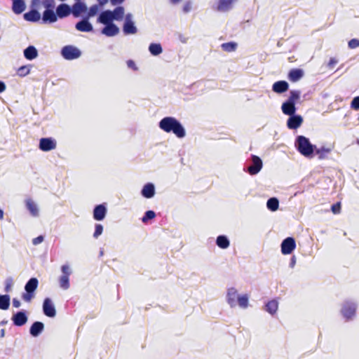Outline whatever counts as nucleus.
Returning a JSON list of instances; mask_svg holds the SVG:
<instances>
[{
  "instance_id": "b1692460",
  "label": "nucleus",
  "mask_w": 359,
  "mask_h": 359,
  "mask_svg": "<svg viewBox=\"0 0 359 359\" xmlns=\"http://www.w3.org/2000/svg\"><path fill=\"white\" fill-rule=\"evenodd\" d=\"M44 330V324L40 321L34 322L29 328V334L33 337L39 336Z\"/></svg>"
},
{
  "instance_id": "423d86ee",
  "label": "nucleus",
  "mask_w": 359,
  "mask_h": 359,
  "mask_svg": "<svg viewBox=\"0 0 359 359\" xmlns=\"http://www.w3.org/2000/svg\"><path fill=\"white\" fill-rule=\"evenodd\" d=\"M357 304L353 300H346L342 304L341 313L346 320L352 319L356 312Z\"/></svg>"
},
{
  "instance_id": "7ed1b4c3",
  "label": "nucleus",
  "mask_w": 359,
  "mask_h": 359,
  "mask_svg": "<svg viewBox=\"0 0 359 359\" xmlns=\"http://www.w3.org/2000/svg\"><path fill=\"white\" fill-rule=\"evenodd\" d=\"M296 149L304 157L312 158L314 156V151L316 146L313 144L309 139L304 135L297 136L294 142Z\"/></svg>"
},
{
  "instance_id": "774afa93",
  "label": "nucleus",
  "mask_w": 359,
  "mask_h": 359,
  "mask_svg": "<svg viewBox=\"0 0 359 359\" xmlns=\"http://www.w3.org/2000/svg\"><path fill=\"white\" fill-rule=\"evenodd\" d=\"M181 0H170V2L172 4H178Z\"/></svg>"
},
{
  "instance_id": "13d9d810",
  "label": "nucleus",
  "mask_w": 359,
  "mask_h": 359,
  "mask_svg": "<svg viewBox=\"0 0 359 359\" xmlns=\"http://www.w3.org/2000/svg\"><path fill=\"white\" fill-rule=\"evenodd\" d=\"M295 264H296V257L294 255H293L290 259L289 266L290 268H294Z\"/></svg>"
},
{
  "instance_id": "f03ea898",
  "label": "nucleus",
  "mask_w": 359,
  "mask_h": 359,
  "mask_svg": "<svg viewBox=\"0 0 359 359\" xmlns=\"http://www.w3.org/2000/svg\"><path fill=\"white\" fill-rule=\"evenodd\" d=\"M226 300L231 308H234L238 305L240 308L245 309L249 306L248 294H239L237 290L233 287L227 290Z\"/></svg>"
},
{
  "instance_id": "49530a36",
  "label": "nucleus",
  "mask_w": 359,
  "mask_h": 359,
  "mask_svg": "<svg viewBox=\"0 0 359 359\" xmlns=\"http://www.w3.org/2000/svg\"><path fill=\"white\" fill-rule=\"evenodd\" d=\"M348 46L350 49H354L359 47V39H352L348 42Z\"/></svg>"
},
{
  "instance_id": "f8f14e48",
  "label": "nucleus",
  "mask_w": 359,
  "mask_h": 359,
  "mask_svg": "<svg viewBox=\"0 0 359 359\" xmlns=\"http://www.w3.org/2000/svg\"><path fill=\"white\" fill-rule=\"evenodd\" d=\"M11 320L14 325L21 327L25 325L28 320L27 312L25 310H20L13 313Z\"/></svg>"
},
{
  "instance_id": "2f4dec72",
  "label": "nucleus",
  "mask_w": 359,
  "mask_h": 359,
  "mask_svg": "<svg viewBox=\"0 0 359 359\" xmlns=\"http://www.w3.org/2000/svg\"><path fill=\"white\" fill-rule=\"evenodd\" d=\"M332 151V148L326 147L325 146H322L320 148L316 149L314 151V154L318 155V158L319 160L326 159L328 157V154Z\"/></svg>"
},
{
  "instance_id": "a211bd4d",
  "label": "nucleus",
  "mask_w": 359,
  "mask_h": 359,
  "mask_svg": "<svg viewBox=\"0 0 359 359\" xmlns=\"http://www.w3.org/2000/svg\"><path fill=\"white\" fill-rule=\"evenodd\" d=\"M90 19L86 18L85 16H82L81 20L77 22L75 25V28L76 30L82 32H90L93 31V25L89 21Z\"/></svg>"
},
{
  "instance_id": "e433bc0d",
  "label": "nucleus",
  "mask_w": 359,
  "mask_h": 359,
  "mask_svg": "<svg viewBox=\"0 0 359 359\" xmlns=\"http://www.w3.org/2000/svg\"><path fill=\"white\" fill-rule=\"evenodd\" d=\"M266 207L269 210L272 212L276 211L279 208L278 199L276 197H271L269 198L266 202Z\"/></svg>"
},
{
  "instance_id": "20e7f679",
  "label": "nucleus",
  "mask_w": 359,
  "mask_h": 359,
  "mask_svg": "<svg viewBox=\"0 0 359 359\" xmlns=\"http://www.w3.org/2000/svg\"><path fill=\"white\" fill-rule=\"evenodd\" d=\"M300 94L299 90H290L289 97L281 106V109L284 114L291 116L296 114V102L300 98Z\"/></svg>"
},
{
  "instance_id": "2eb2a0df",
  "label": "nucleus",
  "mask_w": 359,
  "mask_h": 359,
  "mask_svg": "<svg viewBox=\"0 0 359 359\" xmlns=\"http://www.w3.org/2000/svg\"><path fill=\"white\" fill-rule=\"evenodd\" d=\"M238 0H218L214 9L220 13H226L232 9Z\"/></svg>"
},
{
  "instance_id": "412c9836",
  "label": "nucleus",
  "mask_w": 359,
  "mask_h": 359,
  "mask_svg": "<svg viewBox=\"0 0 359 359\" xmlns=\"http://www.w3.org/2000/svg\"><path fill=\"white\" fill-rule=\"evenodd\" d=\"M57 18L62 19L72 14L71 6L65 3L59 4L55 9Z\"/></svg>"
},
{
  "instance_id": "de8ad7c7",
  "label": "nucleus",
  "mask_w": 359,
  "mask_h": 359,
  "mask_svg": "<svg viewBox=\"0 0 359 359\" xmlns=\"http://www.w3.org/2000/svg\"><path fill=\"white\" fill-rule=\"evenodd\" d=\"M61 271L62 272V276H69L72 273V270L68 264H64L61 266Z\"/></svg>"
},
{
  "instance_id": "aec40b11",
  "label": "nucleus",
  "mask_w": 359,
  "mask_h": 359,
  "mask_svg": "<svg viewBox=\"0 0 359 359\" xmlns=\"http://www.w3.org/2000/svg\"><path fill=\"white\" fill-rule=\"evenodd\" d=\"M56 11L54 10H44L41 16L42 24H52L57 20Z\"/></svg>"
},
{
  "instance_id": "a18cd8bd",
  "label": "nucleus",
  "mask_w": 359,
  "mask_h": 359,
  "mask_svg": "<svg viewBox=\"0 0 359 359\" xmlns=\"http://www.w3.org/2000/svg\"><path fill=\"white\" fill-rule=\"evenodd\" d=\"M103 232V226L101 224H95L93 237L97 238Z\"/></svg>"
},
{
  "instance_id": "a19ab883",
  "label": "nucleus",
  "mask_w": 359,
  "mask_h": 359,
  "mask_svg": "<svg viewBox=\"0 0 359 359\" xmlns=\"http://www.w3.org/2000/svg\"><path fill=\"white\" fill-rule=\"evenodd\" d=\"M30 72V67L29 65H23L18 69L17 74L20 77L28 75Z\"/></svg>"
},
{
  "instance_id": "58836bf2",
  "label": "nucleus",
  "mask_w": 359,
  "mask_h": 359,
  "mask_svg": "<svg viewBox=\"0 0 359 359\" xmlns=\"http://www.w3.org/2000/svg\"><path fill=\"white\" fill-rule=\"evenodd\" d=\"M100 8L97 4H94L91 6L86 13V15H84L86 18H88V19L95 16L98 12H99Z\"/></svg>"
},
{
  "instance_id": "72a5a7b5",
  "label": "nucleus",
  "mask_w": 359,
  "mask_h": 359,
  "mask_svg": "<svg viewBox=\"0 0 359 359\" xmlns=\"http://www.w3.org/2000/svg\"><path fill=\"white\" fill-rule=\"evenodd\" d=\"M278 308V301L276 299H272V300L269 301L267 303H266L264 309L266 311H267L269 313H270L271 315L273 316L275 313H276Z\"/></svg>"
},
{
  "instance_id": "a878e982",
  "label": "nucleus",
  "mask_w": 359,
  "mask_h": 359,
  "mask_svg": "<svg viewBox=\"0 0 359 359\" xmlns=\"http://www.w3.org/2000/svg\"><path fill=\"white\" fill-rule=\"evenodd\" d=\"M25 205L32 216L36 217L39 215L38 205L32 198L25 200Z\"/></svg>"
},
{
  "instance_id": "4c0bfd02",
  "label": "nucleus",
  "mask_w": 359,
  "mask_h": 359,
  "mask_svg": "<svg viewBox=\"0 0 359 359\" xmlns=\"http://www.w3.org/2000/svg\"><path fill=\"white\" fill-rule=\"evenodd\" d=\"M238 46L237 43L233 41L224 43L221 45V48L224 51L230 53L236 50Z\"/></svg>"
},
{
  "instance_id": "e2e57ef3",
  "label": "nucleus",
  "mask_w": 359,
  "mask_h": 359,
  "mask_svg": "<svg viewBox=\"0 0 359 359\" xmlns=\"http://www.w3.org/2000/svg\"><path fill=\"white\" fill-rule=\"evenodd\" d=\"M40 2V0H32V6H35L36 5H38Z\"/></svg>"
},
{
  "instance_id": "0e129e2a",
  "label": "nucleus",
  "mask_w": 359,
  "mask_h": 359,
  "mask_svg": "<svg viewBox=\"0 0 359 359\" xmlns=\"http://www.w3.org/2000/svg\"><path fill=\"white\" fill-rule=\"evenodd\" d=\"M5 337V330L4 329H1L0 330V337L1 338H4Z\"/></svg>"
},
{
  "instance_id": "bb28decb",
  "label": "nucleus",
  "mask_w": 359,
  "mask_h": 359,
  "mask_svg": "<svg viewBox=\"0 0 359 359\" xmlns=\"http://www.w3.org/2000/svg\"><path fill=\"white\" fill-rule=\"evenodd\" d=\"M23 18L26 21L36 22L41 19V14L36 9H32L31 11L25 13L23 15Z\"/></svg>"
},
{
  "instance_id": "8fccbe9b",
  "label": "nucleus",
  "mask_w": 359,
  "mask_h": 359,
  "mask_svg": "<svg viewBox=\"0 0 359 359\" xmlns=\"http://www.w3.org/2000/svg\"><path fill=\"white\" fill-rule=\"evenodd\" d=\"M191 8H192V2L191 1H187L184 4L182 10L184 13H188L191 11Z\"/></svg>"
},
{
  "instance_id": "bf43d9fd",
  "label": "nucleus",
  "mask_w": 359,
  "mask_h": 359,
  "mask_svg": "<svg viewBox=\"0 0 359 359\" xmlns=\"http://www.w3.org/2000/svg\"><path fill=\"white\" fill-rule=\"evenodd\" d=\"M125 0H110V3L113 6H116L122 4Z\"/></svg>"
},
{
  "instance_id": "3c124183",
  "label": "nucleus",
  "mask_w": 359,
  "mask_h": 359,
  "mask_svg": "<svg viewBox=\"0 0 359 359\" xmlns=\"http://www.w3.org/2000/svg\"><path fill=\"white\" fill-rule=\"evenodd\" d=\"M331 210L334 214H338L341 210V203L340 202H337L331 206Z\"/></svg>"
},
{
  "instance_id": "4d7b16f0",
  "label": "nucleus",
  "mask_w": 359,
  "mask_h": 359,
  "mask_svg": "<svg viewBox=\"0 0 359 359\" xmlns=\"http://www.w3.org/2000/svg\"><path fill=\"white\" fill-rule=\"evenodd\" d=\"M20 305H21V303L18 299H16V298L13 299V306L15 308H19L20 306Z\"/></svg>"
},
{
  "instance_id": "7c9ffc66",
  "label": "nucleus",
  "mask_w": 359,
  "mask_h": 359,
  "mask_svg": "<svg viewBox=\"0 0 359 359\" xmlns=\"http://www.w3.org/2000/svg\"><path fill=\"white\" fill-rule=\"evenodd\" d=\"M215 243L221 249H226L230 245V241L226 235H219L217 237Z\"/></svg>"
},
{
  "instance_id": "0eeeda50",
  "label": "nucleus",
  "mask_w": 359,
  "mask_h": 359,
  "mask_svg": "<svg viewBox=\"0 0 359 359\" xmlns=\"http://www.w3.org/2000/svg\"><path fill=\"white\" fill-rule=\"evenodd\" d=\"M60 54L65 60H73L81 57V51L74 46L67 45L62 48Z\"/></svg>"
},
{
  "instance_id": "69168bd1",
  "label": "nucleus",
  "mask_w": 359,
  "mask_h": 359,
  "mask_svg": "<svg viewBox=\"0 0 359 359\" xmlns=\"http://www.w3.org/2000/svg\"><path fill=\"white\" fill-rule=\"evenodd\" d=\"M8 321L6 320H3L0 322V325H6Z\"/></svg>"
},
{
  "instance_id": "1a4fd4ad",
  "label": "nucleus",
  "mask_w": 359,
  "mask_h": 359,
  "mask_svg": "<svg viewBox=\"0 0 359 359\" xmlns=\"http://www.w3.org/2000/svg\"><path fill=\"white\" fill-rule=\"evenodd\" d=\"M262 166L263 163L262 159L256 155H252L250 164L244 170L247 171L250 175H255L262 170Z\"/></svg>"
},
{
  "instance_id": "c03bdc74",
  "label": "nucleus",
  "mask_w": 359,
  "mask_h": 359,
  "mask_svg": "<svg viewBox=\"0 0 359 359\" xmlns=\"http://www.w3.org/2000/svg\"><path fill=\"white\" fill-rule=\"evenodd\" d=\"M5 287H4V291L6 292H9L12 290V287L13 285V280L11 277H8L5 280Z\"/></svg>"
},
{
  "instance_id": "37998d69",
  "label": "nucleus",
  "mask_w": 359,
  "mask_h": 359,
  "mask_svg": "<svg viewBox=\"0 0 359 359\" xmlns=\"http://www.w3.org/2000/svg\"><path fill=\"white\" fill-rule=\"evenodd\" d=\"M42 4L45 10H54L55 6V0H43Z\"/></svg>"
},
{
  "instance_id": "39448f33",
  "label": "nucleus",
  "mask_w": 359,
  "mask_h": 359,
  "mask_svg": "<svg viewBox=\"0 0 359 359\" xmlns=\"http://www.w3.org/2000/svg\"><path fill=\"white\" fill-rule=\"evenodd\" d=\"M39 280L36 278H31L25 285V292L22 294V299L29 302L34 297V292L37 289Z\"/></svg>"
},
{
  "instance_id": "f3484780",
  "label": "nucleus",
  "mask_w": 359,
  "mask_h": 359,
  "mask_svg": "<svg viewBox=\"0 0 359 359\" xmlns=\"http://www.w3.org/2000/svg\"><path fill=\"white\" fill-rule=\"evenodd\" d=\"M303 117L297 114L289 116L287 120V127L290 130L299 128L303 123Z\"/></svg>"
},
{
  "instance_id": "6ab92c4d",
  "label": "nucleus",
  "mask_w": 359,
  "mask_h": 359,
  "mask_svg": "<svg viewBox=\"0 0 359 359\" xmlns=\"http://www.w3.org/2000/svg\"><path fill=\"white\" fill-rule=\"evenodd\" d=\"M107 208L105 203L97 205L94 207L93 215L96 221H102L107 215Z\"/></svg>"
},
{
  "instance_id": "4468645a",
  "label": "nucleus",
  "mask_w": 359,
  "mask_h": 359,
  "mask_svg": "<svg viewBox=\"0 0 359 359\" xmlns=\"http://www.w3.org/2000/svg\"><path fill=\"white\" fill-rule=\"evenodd\" d=\"M103 25L104 27L100 30V33L107 37L115 36L120 32L119 27L114 22Z\"/></svg>"
},
{
  "instance_id": "4be33fe9",
  "label": "nucleus",
  "mask_w": 359,
  "mask_h": 359,
  "mask_svg": "<svg viewBox=\"0 0 359 359\" xmlns=\"http://www.w3.org/2000/svg\"><path fill=\"white\" fill-rule=\"evenodd\" d=\"M114 21L111 10H104L101 11L97 18V22L102 25L111 23L114 22Z\"/></svg>"
},
{
  "instance_id": "6e6d98bb",
  "label": "nucleus",
  "mask_w": 359,
  "mask_h": 359,
  "mask_svg": "<svg viewBox=\"0 0 359 359\" xmlns=\"http://www.w3.org/2000/svg\"><path fill=\"white\" fill-rule=\"evenodd\" d=\"M127 65L129 68H131L133 69L136 70L137 69L135 62L132 60H129L127 61Z\"/></svg>"
},
{
  "instance_id": "5701e85b",
  "label": "nucleus",
  "mask_w": 359,
  "mask_h": 359,
  "mask_svg": "<svg viewBox=\"0 0 359 359\" xmlns=\"http://www.w3.org/2000/svg\"><path fill=\"white\" fill-rule=\"evenodd\" d=\"M155 194V186L151 182L146 183L141 190V195L145 198H151L154 196Z\"/></svg>"
},
{
  "instance_id": "9d476101",
  "label": "nucleus",
  "mask_w": 359,
  "mask_h": 359,
  "mask_svg": "<svg viewBox=\"0 0 359 359\" xmlns=\"http://www.w3.org/2000/svg\"><path fill=\"white\" fill-rule=\"evenodd\" d=\"M57 142L53 137H42L39 140V148L43 151H50L56 148Z\"/></svg>"
},
{
  "instance_id": "052dcab7",
  "label": "nucleus",
  "mask_w": 359,
  "mask_h": 359,
  "mask_svg": "<svg viewBox=\"0 0 359 359\" xmlns=\"http://www.w3.org/2000/svg\"><path fill=\"white\" fill-rule=\"evenodd\" d=\"M6 88V86L5 83L2 81H0V93L5 91Z\"/></svg>"
},
{
  "instance_id": "f257e3e1",
  "label": "nucleus",
  "mask_w": 359,
  "mask_h": 359,
  "mask_svg": "<svg viewBox=\"0 0 359 359\" xmlns=\"http://www.w3.org/2000/svg\"><path fill=\"white\" fill-rule=\"evenodd\" d=\"M158 127L168 133H173L178 138L186 136V130L181 122L173 116H165L158 122Z\"/></svg>"
},
{
  "instance_id": "f704fd0d",
  "label": "nucleus",
  "mask_w": 359,
  "mask_h": 359,
  "mask_svg": "<svg viewBox=\"0 0 359 359\" xmlns=\"http://www.w3.org/2000/svg\"><path fill=\"white\" fill-rule=\"evenodd\" d=\"M148 50L153 56H158L163 53L162 46L159 43H150Z\"/></svg>"
},
{
  "instance_id": "338daca9",
  "label": "nucleus",
  "mask_w": 359,
  "mask_h": 359,
  "mask_svg": "<svg viewBox=\"0 0 359 359\" xmlns=\"http://www.w3.org/2000/svg\"><path fill=\"white\" fill-rule=\"evenodd\" d=\"M4 218V211L3 210L0 209V220L3 219Z\"/></svg>"
},
{
  "instance_id": "603ef678",
  "label": "nucleus",
  "mask_w": 359,
  "mask_h": 359,
  "mask_svg": "<svg viewBox=\"0 0 359 359\" xmlns=\"http://www.w3.org/2000/svg\"><path fill=\"white\" fill-rule=\"evenodd\" d=\"M177 39L182 43H187L189 40L188 36L181 33H177Z\"/></svg>"
},
{
  "instance_id": "5fc2aeb1",
  "label": "nucleus",
  "mask_w": 359,
  "mask_h": 359,
  "mask_svg": "<svg viewBox=\"0 0 359 359\" xmlns=\"http://www.w3.org/2000/svg\"><path fill=\"white\" fill-rule=\"evenodd\" d=\"M338 62V60L335 59L334 57H331L327 66L329 68H333V67Z\"/></svg>"
},
{
  "instance_id": "c756f323",
  "label": "nucleus",
  "mask_w": 359,
  "mask_h": 359,
  "mask_svg": "<svg viewBox=\"0 0 359 359\" xmlns=\"http://www.w3.org/2000/svg\"><path fill=\"white\" fill-rule=\"evenodd\" d=\"M24 57L28 60H32L38 57V50L35 46L30 45L23 50Z\"/></svg>"
},
{
  "instance_id": "09e8293b",
  "label": "nucleus",
  "mask_w": 359,
  "mask_h": 359,
  "mask_svg": "<svg viewBox=\"0 0 359 359\" xmlns=\"http://www.w3.org/2000/svg\"><path fill=\"white\" fill-rule=\"evenodd\" d=\"M351 107L354 110H359V96H356L352 100Z\"/></svg>"
},
{
  "instance_id": "9b49d317",
  "label": "nucleus",
  "mask_w": 359,
  "mask_h": 359,
  "mask_svg": "<svg viewBox=\"0 0 359 359\" xmlns=\"http://www.w3.org/2000/svg\"><path fill=\"white\" fill-rule=\"evenodd\" d=\"M280 248L282 254H291L296 248L295 239L293 237H287L282 241Z\"/></svg>"
},
{
  "instance_id": "393cba45",
  "label": "nucleus",
  "mask_w": 359,
  "mask_h": 359,
  "mask_svg": "<svg viewBox=\"0 0 359 359\" xmlns=\"http://www.w3.org/2000/svg\"><path fill=\"white\" fill-rule=\"evenodd\" d=\"M289 89V84L285 81H278L272 86V90L274 93L282 94Z\"/></svg>"
},
{
  "instance_id": "dca6fc26",
  "label": "nucleus",
  "mask_w": 359,
  "mask_h": 359,
  "mask_svg": "<svg viewBox=\"0 0 359 359\" xmlns=\"http://www.w3.org/2000/svg\"><path fill=\"white\" fill-rule=\"evenodd\" d=\"M72 14L74 18H79L88 11L87 5L83 1L74 2L71 6Z\"/></svg>"
},
{
  "instance_id": "ddd939ff",
  "label": "nucleus",
  "mask_w": 359,
  "mask_h": 359,
  "mask_svg": "<svg viewBox=\"0 0 359 359\" xmlns=\"http://www.w3.org/2000/svg\"><path fill=\"white\" fill-rule=\"evenodd\" d=\"M43 314L49 318H54L56 316L55 307L49 297L44 299L43 302Z\"/></svg>"
},
{
  "instance_id": "c85d7f7f",
  "label": "nucleus",
  "mask_w": 359,
  "mask_h": 359,
  "mask_svg": "<svg viewBox=\"0 0 359 359\" xmlns=\"http://www.w3.org/2000/svg\"><path fill=\"white\" fill-rule=\"evenodd\" d=\"M304 76V71L302 69H292L288 73V79L292 82H297Z\"/></svg>"
},
{
  "instance_id": "6e6552de",
  "label": "nucleus",
  "mask_w": 359,
  "mask_h": 359,
  "mask_svg": "<svg viewBox=\"0 0 359 359\" xmlns=\"http://www.w3.org/2000/svg\"><path fill=\"white\" fill-rule=\"evenodd\" d=\"M123 32L125 35H133L137 33L138 29L130 13L126 14L123 24Z\"/></svg>"
},
{
  "instance_id": "473e14b6",
  "label": "nucleus",
  "mask_w": 359,
  "mask_h": 359,
  "mask_svg": "<svg viewBox=\"0 0 359 359\" xmlns=\"http://www.w3.org/2000/svg\"><path fill=\"white\" fill-rule=\"evenodd\" d=\"M112 17L114 21H121L125 18V9L123 6H119L116 7L113 11H111Z\"/></svg>"
},
{
  "instance_id": "ea45409f",
  "label": "nucleus",
  "mask_w": 359,
  "mask_h": 359,
  "mask_svg": "<svg viewBox=\"0 0 359 359\" xmlns=\"http://www.w3.org/2000/svg\"><path fill=\"white\" fill-rule=\"evenodd\" d=\"M59 283L61 288L67 290L69 288V278L67 276H61L59 279Z\"/></svg>"
},
{
  "instance_id": "864d4df0",
  "label": "nucleus",
  "mask_w": 359,
  "mask_h": 359,
  "mask_svg": "<svg viewBox=\"0 0 359 359\" xmlns=\"http://www.w3.org/2000/svg\"><path fill=\"white\" fill-rule=\"evenodd\" d=\"M43 240H44V236L42 235H40L32 240V244L34 245H37L40 244L41 243H42L43 241Z\"/></svg>"
},
{
  "instance_id": "c9c22d12",
  "label": "nucleus",
  "mask_w": 359,
  "mask_h": 359,
  "mask_svg": "<svg viewBox=\"0 0 359 359\" xmlns=\"http://www.w3.org/2000/svg\"><path fill=\"white\" fill-rule=\"evenodd\" d=\"M11 304V297L8 294H0V309L7 310L9 309Z\"/></svg>"
},
{
  "instance_id": "680f3d73",
  "label": "nucleus",
  "mask_w": 359,
  "mask_h": 359,
  "mask_svg": "<svg viewBox=\"0 0 359 359\" xmlns=\"http://www.w3.org/2000/svg\"><path fill=\"white\" fill-rule=\"evenodd\" d=\"M97 2L99 3V5L102 6H104V4H106L108 1V0H97Z\"/></svg>"
},
{
  "instance_id": "79ce46f5",
  "label": "nucleus",
  "mask_w": 359,
  "mask_h": 359,
  "mask_svg": "<svg viewBox=\"0 0 359 359\" xmlns=\"http://www.w3.org/2000/svg\"><path fill=\"white\" fill-rule=\"evenodd\" d=\"M155 217H156V213H155L154 211H153V210H147L144 212V216L142 218V222L143 223H147L148 221L155 218Z\"/></svg>"
},
{
  "instance_id": "cd10ccee",
  "label": "nucleus",
  "mask_w": 359,
  "mask_h": 359,
  "mask_svg": "<svg viewBox=\"0 0 359 359\" xmlns=\"http://www.w3.org/2000/svg\"><path fill=\"white\" fill-rule=\"evenodd\" d=\"M26 8V4L24 0H13L12 11L15 14H21Z\"/></svg>"
}]
</instances>
